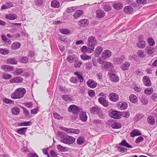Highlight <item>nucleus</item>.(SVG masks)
<instances>
[{
	"mask_svg": "<svg viewBox=\"0 0 157 157\" xmlns=\"http://www.w3.org/2000/svg\"><path fill=\"white\" fill-rule=\"evenodd\" d=\"M103 8L106 11H108L111 10V7L107 4L104 5Z\"/></svg>",
	"mask_w": 157,
	"mask_h": 157,
	"instance_id": "62",
	"label": "nucleus"
},
{
	"mask_svg": "<svg viewBox=\"0 0 157 157\" xmlns=\"http://www.w3.org/2000/svg\"><path fill=\"white\" fill-rule=\"evenodd\" d=\"M124 59V58L123 56H122L120 58H116L114 59V63L116 64H121Z\"/></svg>",
	"mask_w": 157,
	"mask_h": 157,
	"instance_id": "27",
	"label": "nucleus"
},
{
	"mask_svg": "<svg viewBox=\"0 0 157 157\" xmlns=\"http://www.w3.org/2000/svg\"><path fill=\"white\" fill-rule=\"evenodd\" d=\"M143 83L146 86H150L151 85V82L149 78L147 76H144L143 79Z\"/></svg>",
	"mask_w": 157,
	"mask_h": 157,
	"instance_id": "10",
	"label": "nucleus"
},
{
	"mask_svg": "<svg viewBox=\"0 0 157 157\" xmlns=\"http://www.w3.org/2000/svg\"><path fill=\"white\" fill-rule=\"evenodd\" d=\"M87 86L91 88H94L97 86V83L93 79H90L87 82Z\"/></svg>",
	"mask_w": 157,
	"mask_h": 157,
	"instance_id": "9",
	"label": "nucleus"
},
{
	"mask_svg": "<svg viewBox=\"0 0 157 157\" xmlns=\"http://www.w3.org/2000/svg\"><path fill=\"white\" fill-rule=\"evenodd\" d=\"M113 7L115 9L119 10L122 8L123 5L120 3H114L113 5Z\"/></svg>",
	"mask_w": 157,
	"mask_h": 157,
	"instance_id": "36",
	"label": "nucleus"
},
{
	"mask_svg": "<svg viewBox=\"0 0 157 157\" xmlns=\"http://www.w3.org/2000/svg\"><path fill=\"white\" fill-rule=\"evenodd\" d=\"M23 80V78L20 77H17L10 79V82L11 83H19L22 82Z\"/></svg>",
	"mask_w": 157,
	"mask_h": 157,
	"instance_id": "8",
	"label": "nucleus"
},
{
	"mask_svg": "<svg viewBox=\"0 0 157 157\" xmlns=\"http://www.w3.org/2000/svg\"><path fill=\"white\" fill-rule=\"evenodd\" d=\"M97 17L99 18H101L104 17L105 16V12L102 10L99 9L96 12Z\"/></svg>",
	"mask_w": 157,
	"mask_h": 157,
	"instance_id": "13",
	"label": "nucleus"
},
{
	"mask_svg": "<svg viewBox=\"0 0 157 157\" xmlns=\"http://www.w3.org/2000/svg\"><path fill=\"white\" fill-rule=\"evenodd\" d=\"M130 65V63L126 61L122 65L121 69L124 71L128 70Z\"/></svg>",
	"mask_w": 157,
	"mask_h": 157,
	"instance_id": "31",
	"label": "nucleus"
},
{
	"mask_svg": "<svg viewBox=\"0 0 157 157\" xmlns=\"http://www.w3.org/2000/svg\"><path fill=\"white\" fill-rule=\"evenodd\" d=\"M144 140V138L142 136H140L136 140L135 142L137 144H138Z\"/></svg>",
	"mask_w": 157,
	"mask_h": 157,
	"instance_id": "64",
	"label": "nucleus"
},
{
	"mask_svg": "<svg viewBox=\"0 0 157 157\" xmlns=\"http://www.w3.org/2000/svg\"><path fill=\"white\" fill-rule=\"evenodd\" d=\"M117 150L121 153L125 152L127 151V149L124 147H117Z\"/></svg>",
	"mask_w": 157,
	"mask_h": 157,
	"instance_id": "58",
	"label": "nucleus"
},
{
	"mask_svg": "<svg viewBox=\"0 0 157 157\" xmlns=\"http://www.w3.org/2000/svg\"><path fill=\"white\" fill-rule=\"evenodd\" d=\"M98 102L104 106L107 107L109 105L108 102L103 97H100L98 98Z\"/></svg>",
	"mask_w": 157,
	"mask_h": 157,
	"instance_id": "11",
	"label": "nucleus"
},
{
	"mask_svg": "<svg viewBox=\"0 0 157 157\" xmlns=\"http://www.w3.org/2000/svg\"><path fill=\"white\" fill-rule=\"evenodd\" d=\"M129 99L131 102L135 103L136 102L137 98L135 95L132 94L130 96Z\"/></svg>",
	"mask_w": 157,
	"mask_h": 157,
	"instance_id": "45",
	"label": "nucleus"
},
{
	"mask_svg": "<svg viewBox=\"0 0 157 157\" xmlns=\"http://www.w3.org/2000/svg\"><path fill=\"white\" fill-rule=\"evenodd\" d=\"M1 69L6 71H11L14 70V67L13 66L4 65L2 66Z\"/></svg>",
	"mask_w": 157,
	"mask_h": 157,
	"instance_id": "12",
	"label": "nucleus"
},
{
	"mask_svg": "<svg viewBox=\"0 0 157 157\" xmlns=\"http://www.w3.org/2000/svg\"><path fill=\"white\" fill-rule=\"evenodd\" d=\"M74 75L77 76L79 80L80 83H82L83 82V78L82 75L79 74V72L76 71L75 72Z\"/></svg>",
	"mask_w": 157,
	"mask_h": 157,
	"instance_id": "42",
	"label": "nucleus"
},
{
	"mask_svg": "<svg viewBox=\"0 0 157 157\" xmlns=\"http://www.w3.org/2000/svg\"><path fill=\"white\" fill-rule=\"evenodd\" d=\"M84 13V12L82 10H78L76 11L73 15L75 19H77L80 17Z\"/></svg>",
	"mask_w": 157,
	"mask_h": 157,
	"instance_id": "16",
	"label": "nucleus"
},
{
	"mask_svg": "<svg viewBox=\"0 0 157 157\" xmlns=\"http://www.w3.org/2000/svg\"><path fill=\"white\" fill-rule=\"evenodd\" d=\"M57 148L61 152H66L68 151L69 148L67 147L62 146L61 145L58 144L56 146Z\"/></svg>",
	"mask_w": 157,
	"mask_h": 157,
	"instance_id": "23",
	"label": "nucleus"
},
{
	"mask_svg": "<svg viewBox=\"0 0 157 157\" xmlns=\"http://www.w3.org/2000/svg\"><path fill=\"white\" fill-rule=\"evenodd\" d=\"M111 127L114 129H119L121 127V125L120 123H115L112 124Z\"/></svg>",
	"mask_w": 157,
	"mask_h": 157,
	"instance_id": "49",
	"label": "nucleus"
},
{
	"mask_svg": "<svg viewBox=\"0 0 157 157\" xmlns=\"http://www.w3.org/2000/svg\"><path fill=\"white\" fill-rule=\"evenodd\" d=\"M25 92V90L24 88H19L12 94L11 97L13 99L21 98L23 97Z\"/></svg>",
	"mask_w": 157,
	"mask_h": 157,
	"instance_id": "1",
	"label": "nucleus"
},
{
	"mask_svg": "<svg viewBox=\"0 0 157 157\" xmlns=\"http://www.w3.org/2000/svg\"><path fill=\"white\" fill-rule=\"evenodd\" d=\"M69 112L72 113L73 115L78 116V114L81 110V109L78 106L72 105H70L68 108Z\"/></svg>",
	"mask_w": 157,
	"mask_h": 157,
	"instance_id": "3",
	"label": "nucleus"
},
{
	"mask_svg": "<svg viewBox=\"0 0 157 157\" xmlns=\"http://www.w3.org/2000/svg\"><path fill=\"white\" fill-rule=\"evenodd\" d=\"M147 121L151 125H153L155 123V120L154 117L152 115H149L147 118Z\"/></svg>",
	"mask_w": 157,
	"mask_h": 157,
	"instance_id": "25",
	"label": "nucleus"
},
{
	"mask_svg": "<svg viewBox=\"0 0 157 157\" xmlns=\"http://www.w3.org/2000/svg\"><path fill=\"white\" fill-rule=\"evenodd\" d=\"M124 11L125 13H130L133 11V9L130 6H126L124 7Z\"/></svg>",
	"mask_w": 157,
	"mask_h": 157,
	"instance_id": "38",
	"label": "nucleus"
},
{
	"mask_svg": "<svg viewBox=\"0 0 157 157\" xmlns=\"http://www.w3.org/2000/svg\"><path fill=\"white\" fill-rule=\"evenodd\" d=\"M59 31L61 33L64 34H67L70 33L69 30L65 29H60Z\"/></svg>",
	"mask_w": 157,
	"mask_h": 157,
	"instance_id": "52",
	"label": "nucleus"
},
{
	"mask_svg": "<svg viewBox=\"0 0 157 157\" xmlns=\"http://www.w3.org/2000/svg\"><path fill=\"white\" fill-rule=\"evenodd\" d=\"M100 109L97 106H93L90 108V111L93 114H97L100 111Z\"/></svg>",
	"mask_w": 157,
	"mask_h": 157,
	"instance_id": "17",
	"label": "nucleus"
},
{
	"mask_svg": "<svg viewBox=\"0 0 157 157\" xmlns=\"http://www.w3.org/2000/svg\"><path fill=\"white\" fill-rule=\"evenodd\" d=\"M77 8L78 6H72L67 8V12L68 13H71L77 9Z\"/></svg>",
	"mask_w": 157,
	"mask_h": 157,
	"instance_id": "51",
	"label": "nucleus"
},
{
	"mask_svg": "<svg viewBox=\"0 0 157 157\" xmlns=\"http://www.w3.org/2000/svg\"><path fill=\"white\" fill-rule=\"evenodd\" d=\"M35 2L36 5L37 6L41 5L44 2L43 0H35Z\"/></svg>",
	"mask_w": 157,
	"mask_h": 157,
	"instance_id": "60",
	"label": "nucleus"
},
{
	"mask_svg": "<svg viewBox=\"0 0 157 157\" xmlns=\"http://www.w3.org/2000/svg\"><path fill=\"white\" fill-rule=\"evenodd\" d=\"M147 42L151 46H153L155 44V42L154 40L151 38H149L148 39Z\"/></svg>",
	"mask_w": 157,
	"mask_h": 157,
	"instance_id": "54",
	"label": "nucleus"
},
{
	"mask_svg": "<svg viewBox=\"0 0 157 157\" xmlns=\"http://www.w3.org/2000/svg\"><path fill=\"white\" fill-rule=\"evenodd\" d=\"M103 64L104 69L111 68L113 67V64L110 62H104Z\"/></svg>",
	"mask_w": 157,
	"mask_h": 157,
	"instance_id": "28",
	"label": "nucleus"
},
{
	"mask_svg": "<svg viewBox=\"0 0 157 157\" xmlns=\"http://www.w3.org/2000/svg\"><path fill=\"white\" fill-rule=\"evenodd\" d=\"M153 92V89L152 88H147L144 90V93L147 95H150Z\"/></svg>",
	"mask_w": 157,
	"mask_h": 157,
	"instance_id": "40",
	"label": "nucleus"
},
{
	"mask_svg": "<svg viewBox=\"0 0 157 157\" xmlns=\"http://www.w3.org/2000/svg\"><path fill=\"white\" fill-rule=\"evenodd\" d=\"M3 101L5 103L7 104H13L14 103V101H13L6 98H4Z\"/></svg>",
	"mask_w": 157,
	"mask_h": 157,
	"instance_id": "57",
	"label": "nucleus"
},
{
	"mask_svg": "<svg viewBox=\"0 0 157 157\" xmlns=\"http://www.w3.org/2000/svg\"><path fill=\"white\" fill-rule=\"evenodd\" d=\"M94 49L93 47H87L86 46H83L81 48V50L84 53H91L94 52Z\"/></svg>",
	"mask_w": 157,
	"mask_h": 157,
	"instance_id": "7",
	"label": "nucleus"
},
{
	"mask_svg": "<svg viewBox=\"0 0 157 157\" xmlns=\"http://www.w3.org/2000/svg\"><path fill=\"white\" fill-rule=\"evenodd\" d=\"M119 145L124 146L128 148H132V146L129 145L125 140H122L120 143L119 144Z\"/></svg>",
	"mask_w": 157,
	"mask_h": 157,
	"instance_id": "32",
	"label": "nucleus"
},
{
	"mask_svg": "<svg viewBox=\"0 0 157 157\" xmlns=\"http://www.w3.org/2000/svg\"><path fill=\"white\" fill-rule=\"evenodd\" d=\"M81 59L83 60H89L91 59V57L90 56H89L86 55L85 54H82L80 56Z\"/></svg>",
	"mask_w": 157,
	"mask_h": 157,
	"instance_id": "41",
	"label": "nucleus"
},
{
	"mask_svg": "<svg viewBox=\"0 0 157 157\" xmlns=\"http://www.w3.org/2000/svg\"><path fill=\"white\" fill-rule=\"evenodd\" d=\"M76 142L78 145H81L85 143V139L82 136L79 137L77 140Z\"/></svg>",
	"mask_w": 157,
	"mask_h": 157,
	"instance_id": "29",
	"label": "nucleus"
},
{
	"mask_svg": "<svg viewBox=\"0 0 157 157\" xmlns=\"http://www.w3.org/2000/svg\"><path fill=\"white\" fill-rule=\"evenodd\" d=\"M21 46V44L19 42H15L13 43L11 46L12 48L14 50L19 48Z\"/></svg>",
	"mask_w": 157,
	"mask_h": 157,
	"instance_id": "44",
	"label": "nucleus"
},
{
	"mask_svg": "<svg viewBox=\"0 0 157 157\" xmlns=\"http://www.w3.org/2000/svg\"><path fill=\"white\" fill-rule=\"evenodd\" d=\"M62 97L63 99L66 101H71L73 100L72 97L68 95H63Z\"/></svg>",
	"mask_w": 157,
	"mask_h": 157,
	"instance_id": "30",
	"label": "nucleus"
},
{
	"mask_svg": "<svg viewBox=\"0 0 157 157\" xmlns=\"http://www.w3.org/2000/svg\"><path fill=\"white\" fill-rule=\"evenodd\" d=\"M75 140L73 137L66 135L61 137L60 141L64 144L69 145L73 144Z\"/></svg>",
	"mask_w": 157,
	"mask_h": 157,
	"instance_id": "2",
	"label": "nucleus"
},
{
	"mask_svg": "<svg viewBox=\"0 0 157 157\" xmlns=\"http://www.w3.org/2000/svg\"><path fill=\"white\" fill-rule=\"evenodd\" d=\"M128 107L127 104L124 102H120L119 105H118V109L121 110H124L127 108Z\"/></svg>",
	"mask_w": 157,
	"mask_h": 157,
	"instance_id": "21",
	"label": "nucleus"
},
{
	"mask_svg": "<svg viewBox=\"0 0 157 157\" xmlns=\"http://www.w3.org/2000/svg\"><path fill=\"white\" fill-rule=\"evenodd\" d=\"M9 52V51L6 49H1L0 50V53L3 55H6Z\"/></svg>",
	"mask_w": 157,
	"mask_h": 157,
	"instance_id": "59",
	"label": "nucleus"
},
{
	"mask_svg": "<svg viewBox=\"0 0 157 157\" xmlns=\"http://www.w3.org/2000/svg\"><path fill=\"white\" fill-rule=\"evenodd\" d=\"M79 117L82 121L84 122L86 121L87 118L86 113L83 111L81 112L79 114Z\"/></svg>",
	"mask_w": 157,
	"mask_h": 157,
	"instance_id": "20",
	"label": "nucleus"
},
{
	"mask_svg": "<svg viewBox=\"0 0 157 157\" xmlns=\"http://www.w3.org/2000/svg\"><path fill=\"white\" fill-rule=\"evenodd\" d=\"M102 50L103 49L100 46L97 47L95 49L94 52L95 56L98 57L99 56L101 53Z\"/></svg>",
	"mask_w": 157,
	"mask_h": 157,
	"instance_id": "26",
	"label": "nucleus"
},
{
	"mask_svg": "<svg viewBox=\"0 0 157 157\" xmlns=\"http://www.w3.org/2000/svg\"><path fill=\"white\" fill-rule=\"evenodd\" d=\"M52 7L54 8H58L59 7L60 4L59 2L56 0H53L51 2Z\"/></svg>",
	"mask_w": 157,
	"mask_h": 157,
	"instance_id": "37",
	"label": "nucleus"
},
{
	"mask_svg": "<svg viewBox=\"0 0 157 157\" xmlns=\"http://www.w3.org/2000/svg\"><path fill=\"white\" fill-rule=\"evenodd\" d=\"M143 117V116L142 114L140 113H139L137 114L135 116V119H136L137 121H138L139 120L141 119Z\"/></svg>",
	"mask_w": 157,
	"mask_h": 157,
	"instance_id": "63",
	"label": "nucleus"
},
{
	"mask_svg": "<svg viewBox=\"0 0 157 157\" xmlns=\"http://www.w3.org/2000/svg\"><path fill=\"white\" fill-rule=\"evenodd\" d=\"M146 52L148 55H151L154 52V49L150 46H147L145 49Z\"/></svg>",
	"mask_w": 157,
	"mask_h": 157,
	"instance_id": "24",
	"label": "nucleus"
},
{
	"mask_svg": "<svg viewBox=\"0 0 157 157\" xmlns=\"http://www.w3.org/2000/svg\"><path fill=\"white\" fill-rule=\"evenodd\" d=\"M82 63V61H75V67L76 68H79Z\"/></svg>",
	"mask_w": 157,
	"mask_h": 157,
	"instance_id": "56",
	"label": "nucleus"
},
{
	"mask_svg": "<svg viewBox=\"0 0 157 157\" xmlns=\"http://www.w3.org/2000/svg\"><path fill=\"white\" fill-rule=\"evenodd\" d=\"M19 62L23 63H26L28 62V59L26 57L22 56L20 58Z\"/></svg>",
	"mask_w": 157,
	"mask_h": 157,
	"instance_id": "47",
	"label": "nucleus"
},
{
	"mask_svg": "<svg viewBox=\"0 0 157 157\" xmlns=\"http://www.w3.org/2000/svg\"><path fill=\"white\" fill-rule=\"evenodd\" d=\"M109 97L110 101L114 102L117 101L119 99L118 95L115 93H111L109 94Z\"/></svg>",
	"mask_w": 157,
	"mask_h": 157,
	"instance_id": "6",
	"label": "nucleus"
},
{
	"mask_svg": "<svg viewBox=\"0 0 157 157\" xmlns=\"http://www.w3.org/2000/svg\"><path fill=\"white\" fill-rule=\"evenodd\" d=\"M109 114L111 117L115 119H118L121 117V113L113 109H111L109 111Z\"/></svg>",
	"mask_w": 157,
	"mask_h": 157,
	"instance_id": "4",
	"label": "nucleus"
},
{
	"mask_svg": "<svg viewBox=\"0 0 157 157\" xmlns=\"http://www.w3.org/2000/svg\"><path fill=\"white\" fill-rule=\"evenodd\" d=\"M12 113L14 115H16L19 114L20 110L17 107H14L12 110Z\"/></svg>",
	"mask_w": 157,
	"mask_h": 157,
	"instance_id": "50",
	"label": "nucleus"
},
{
	"mask_svg": "<svg viewBox=\"0 0 157 157\" xmlns=\"http://www.w3.org/2000/svg\"><path fill=\"white\" fill-rule=\"evenodd\" d=\"M109 76L111 80L112 81L114 82H117L119 81V77L117 75H115V74L110 73V74Z\"/></svg>",
	"mask_w": 157,
	"mask_h": 157,
	"instance_id": "22",
	"label": "nucleus"
},
{
	"mask_svg": "<svg viewBox=\"0 0 157 157\" xmlns=\"http://www.w3.org/2000/svg\"><path fill=\"white\" fill-rule=\"evenodd\" d=\"M141 101L142 103L144 105L147 104L148 103V101L146 97H142L141 98Z\"/></svg>",
	"mask_w": 157,
	"mask_h": 157,
	"instance_id": "53",
	"label": "nucleus"
},
{
	"mask_svg": "<svg viewBox=\"0 0 157 157\" xmlns=\"http://www.w3.org/2000/svg\"><path fill=\"white\" fill-rule=\"evenodd\" d=\"M78 25L80 26L84 27L88 24V21L86 19L81 20L78 22Z\"/></svg>",
	"mask_w": 157,
	"mask_h": 157,
	"instance_id": "33",
	"label": "nucleus"
},
{
	"mask_svg": "<svg viewBox=\"0 0 157 157\" xmlns=\"http://www.w3.org/2000/svg\"><path fill=\"white\" fill-rule=\"evenodd\" d=\"M23 72V71L22 68H16L13 74L16 75H20Z\"/></svg>",
	"mask_w": 157,
	"mask_h": 157,
	"instance_id": "39",
	"label": "nucleus"
},
{
	"mask_svg": "<svg viewBox=\"0 0 157 157\" xmlns=\"http://www.w3.org/2000/svg\"><path fill=\"white\" fill-rule=\"evenodd\" d=\"M111 55V52L109 50L104 51L102 54V57L104 59H106L109 57Z\"/></svg>",
	"mask_w": 157,
	"mask_h": 157,
	"instance_id": "15",
	"label": "nucleus"
},
{
	"mask_svg": "<svg viewBox=\"0 0 157 157\" xmlns=\"http://www.w3.org/2000/svg\"><path fill=\"white\" fill-rule=\"evenodd\" d=\"M32 124L30 121L27 122H22L20 123V126H29L30 125Z\"/></svg>",
	"mask_w": 157,
	"mask_h": 157,
	"instance_id": "55",
	"label": "nucleus"
},
{
	"mask_svg": "<svg viewBox=\"0 0 157 157\" xmlns=\"http://www.w3.org/2000/svg\"><path fill=\"white\" fill-rule=\"evenodd\" d=\"M141 133L140 130L138 129H135L132 131L131 132L130 136L131 137L140 135Z\"/></svg>",
	"mask_w": 157,
	"mask_h": 157,
	"instance_id": "18",
	"label": "nucleus"
},
{
	"mask_svg": "<svg viewBox=\"0 0 157 157\" xmlns=\"http://www.w3.org/2000/svg\"><path fill=\"white\" fill-rule=\"evenodd\" d=\"M27 128L26 127L18 129L17 130V132L18 134L20 135L24 134L26 131Z\"/></svg>",
	"mask_w": 157,
	"mask_h": 157,
	"instance_id": "35",
	"label": "nucleus"
},
{
	"mask_svg": "<svg viewBox=\"0 0 157 157\" xmlns=\"http://www.w3.org/2000/svg\"><path fill=\"white\" fill-rule=\"evenodd\" d=\"M5 17L7 19L13 20L17 19V16L14 14L11 13L6 15Z\"/></svg>",
	"mask_w": 157,
	"mask_h": 157,
	"instance_id": "19",
	"label": "nucleus"
},
{
	"mask_svg": "<svg viewBox=\"0 0 157 157\" xmlns=\"http://www.w3.org/2000/svg\"><path fill=\"white\" fill-rule=\"evenodd\" d=\"M137 47L140 48H144L145 47V42L142 40L140 38V37L138 38V42L137 44Z\"/></svg>",
	"mask_w": 157,
	"mask_h": 157,
	"instance_id": "14",
	"label": "nucleus"
},
{
	"mask_svg": "<svg viewBox=\"0 0 157 157\" xmlns=\"http://www.w3.org/2000/svg\"><path fill=\"white\" fill-rule=\"evenodd\" d=\"M74 75L77 76L79 80L80 83H82L83 82V78L82 75L79 74V72L76 71L75 72Z\"/></svg>",
	"mask_w": 157,
	"mask_h": 157,
	"instance_id": "43",
	"label": "nucleus"
},
{
	"mask_svg": "<svg viewBox=\"0 0 157 157\" xmlns=\"http://www.w3.org/2000/svg\"><path fill=\"white\" fill-rule=\"evenodd\" d=\"M53 115L54 118L60 120L63 118V117L56 112H54Z\"/></svg>",
	"mask_w": 157,
	"mask_h": 157,
	"instance_id": "61",
	"label": "nucleus"
},
{
	"mask_svg": "<svg viewBox=\"0 0 157 157\" xmlns=\"http://www.w3.org/2000/svg\"><path fill=\"white\" fill-rule=\"evenodd\" d=\"M87 43L89 47H93L94 48L98 43L96 39L93 36H91L88 38Z\"/></svg>",
	"mask_w": 157,
	"mask_h": 157,
	"instance_id": "5",
	"label": "nucleus"
},
{
	"mask_svg": "<svg viewBox=\"0 0 157 157\" xmlns=\"http://www.w3.org/2000/svg\"><path fill=\"white\" fill-rule=\"evenodd\" d=\"M12 76L11 75L8 74H3L2 75V77L4 79H8L12 78Z\"/></svg>",
	"mask_w": 157,
	"mask_h": 157,
	"instance_id": "48",
	"label": "nucleus"
},
{
	"mask_svg": "<svg viewBox=\"0 0 157 157\" xmlns=\"http://www.w3.org/2000/svg\"><path fill=\"white\" fill-rule=\"evenodd\" d=\"M17 63V61L14 58L9 59L7 60V63L8 64L16 65Z\"/></svg>",
	"mask_w": 157,
	"mask_h": 157,
	"instance_id": "34",
	"label": "nucleus"
},
{
	"mask_svg": "<svg viewBox=\"0 0 157 157\" xmlns=\"http://www.w3.org/2000/svg\"><path fill=\"white\" fill-rule=\"evenodd\" d=\"M75 58V56L74 55H70L67 57V59L69 62L72 63L74 61Z\"/></svg>",
	"mask_w": 157,
	"mask_h": 157,
	"instance_id": "46",
	"label": "nucleus"
}]
</instances>
